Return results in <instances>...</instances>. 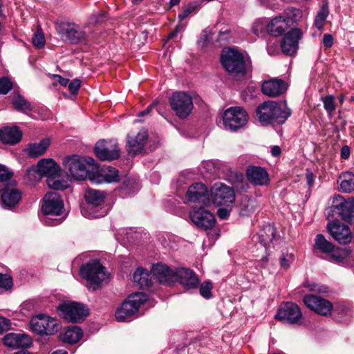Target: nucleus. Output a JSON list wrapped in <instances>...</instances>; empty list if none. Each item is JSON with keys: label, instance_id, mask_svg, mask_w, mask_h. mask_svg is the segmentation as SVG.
<instances>
[{"label": "nucleus", "instance_id": "1", "mask_svg": "<svg viewBox=\"0 0 354 354\" xmlns=\"http://www.w3.org/2000/svg\"><path fill=\"white\" fill-rule=\"evenodd\" d=\"M220 61L223 68L228 73L239 77L245 76L244 57L236 48H224L221 53Z\"/></svg>", "mask_w": 354, "mask_h": 354}, {"label": "nucleus", "instance_id": "2", "mask_svg": "<svg viewBox=\"0 0 354 354\" xmlns=\"http://www.w3.org/2000/svg\"><path fill=\"white\" fill-rule=\"evenodd\" d=\"M106 194L104 192L88 188L84 194V198L87 204L86 209L82 212L89 218H97L106 216L108 209L104 207Z\"/></svg>", "mask_w": 354, "mask_h": 354}, {"label": "nucleus", "instance_id": "3", "mask_svg": "<svg viewBox=\"0 0 354 354\" xmlns=\"http://www.w3.org/2000/svg\"><path fill=\"white\" fill-rule=\"evenodd\" d=\"M29 324L30 330L41 336L53 335L60 329V325L57 319L42 313L32 316Z\"/></svg>", "mask_w": 354, "mask_h": 354}, {"label": "nucleus", "instance_id": "4", "mask_svg": "<svg viewBox=\"0 0 354 354\" xmlns=\"http://www.w3.org/2000/svg\"><path fill=\"white\" fill-rule=\"evenodd\" d=\"M148 299L147 294L142 292H135L124 301L115 312V318L118 322H124L136 313L140 306Z\"/></svg>", "mask_w": 354, "mask_h": 354}, {"label": "nucleus", "instance_id": "5", "mask_svg": "<svg viewBox=\"0 0 354 354\" xmlns=\"http://www.w3.org/2000/svg\"><path fill=\"white\" fill-rule=\"evenodd\" d=\"M57 310L62 313L64 319L72 323L82 322L89 315L86 306L77 301H64Z\"/></svg>", "mask_w": 354, "mask_h": 354}, {"label": "nucleus", "instance_id": "6", "mask_svg": "<svg viewBox=\"0 0 354 354\" xmlns=\"http://www.w3.org/2000/svg\"><path fill=\"white\" fill-rule=\"evenodd\" d=\"M62 164L73 179L80 181L88 179L91 181V174L93 172V170H90L86 166V159L83 157L74 154L66 157L63 160Z\"/></svg>", "mask_w": 354, "mask_h": 354}, {"label": "nucleus", "instance_id": "7", "mask_svg": "<svg viewBox=\"0 0 354 354\" xmlns=\"http://www.w3.org/2000/svg\"><path fill=\"white\" fill-rule=\"evenodd\" d=\"M105 269L98 259H93L83 264L80 268V273L81 277L88 281L95 290L106 278Z\"/></svg>", "mask_w": 354, "mask_h": 354}, {"label": "nucleus", "instance_id": "8", "mask_svg": "<svg viewBox=\"0 0 354 354\" xmlns=\"http://www.w3.org/2000/svg\"><path fill=\"white\" fill-rule=\"evenodd\" d=\"M274 318L282 324L300 326L304 319L300 307L295 303H282L278 308Z\"/></svg>", "mask_w": 354, "mask_h": 354}, {"label": "nucleus", "instance_id": "9", "mask_svg": "<svg viewBox=\"0 0 354 354\" xmlns=\"http://www.w3.org/2000/svg\"><path fill=\"white\" fill-rule=\"evenodd\" d=\"M56 30L62 39L70 44H84L88 35L74 23L60 22L56 24Z\"/></svg>", "mask_w": 354, "mask_h": 354}, {"label": "nucleus", "instance_id": "10", "mask_svg": "<svg viewBox=\"0 0 354 354\" xmlns=\"http://www.w3.org/2000/svg\"><path fill=\"white\" fill-rule=\"evenodd\" d=\"M205 206L194 205L189 213V217L197 228L207 231L215 226L216 220L214 214L207 209Z\"/></svg>", "mask_w": 354, "mask_h": 354}, {"label": "nucleus", "instance_id": "11", "mask_svg": "<svg viewBox=\"0 0 354 354\" xmlns=\"http://www.w3.org/2000/svg\"><path fill=\"white\" fill-rule=\"evenodd\" d=\"M209 201L215 206L228 207L235 201L234 191L223 183H216L209 190Z\"/></svg>", "mask_w": 354, "mask_h": 354}, {"label": "nucleus", "instance_id": "12", "mask_svg": "<svg viewBox=\"0 0 354 354\" xmlns=\"http://www.w3.org/2000/svg\"><path fill=\"white\" fill-rule=\"evenodd\" d=\"M169 102L171 109L180 119L187 118L194 108L192 97L185 92H174Z\"/></svg>", "mask_w": 354, "mask_h": 354}, {"label": "nucleus", "instance_id": "13", "mask_svg": "<svg viewBox=\"0 0 354 354\" xmlns=\"http://www.w3.org/2000/svg\"><path fill=\"white\" fill-rule=\"evenodd\" d=\"M41 203V212L44 215L49 216L47 219L51 220L50 216H59L63 214L64 201L57 192L46 193L43 197Z\"/></svg>", "mask_w": 354, "mask_h": 354}, {"label": "nucleus", "instance_id": "14", "mask_svg": "<svg viewBox=\"0 0 354 354\" xmlns=\"http://www.w3.org/2000/svg\"><path fill=\"white\" fill-rule=\"evenodd\" d=\"M223 120L225 128L236 131L246 124L248 115L241 107H230L223 113Z\"/></svg>", "mask_w": 354, "mask_h": 354}, {"label": "nucleus", "instance_id": "15", "mask_svg": "<svg viewBox=\"0 0 354 354\" xmlns=\"http://www.w3.org/2000/svg\"><path fill=\"white\" fill-rule=\"evenodd\" d=\"M303 302L308 309L321 316L328 317L332 313L333 304L320 296L306 295Z\"/></svg>", "mask_w": 354, "mask_h": 354}, {"label": "nucleus", "instance_id": "16", "mask_svg": "<svg viewBox=\"0 0 354 354\" xmlns=\"http://www.w3.org/2000/svg\"><path fill=\"white\" fill-rule=\"evenodd\" d=\"M95 156L102 161L118 160L120 156V150L116 142L112 140H100L94 147Z\"/></svg>", "mask_w": 354, "mask_h": 354}, {"label": "nucleus", "instance_id": "17", "mask_svg": "<svg viewBox=\"0 0 354 354\" xmlns=\"http://www.w3.org/2000/svg\"><path fill=\"white\" fill-rule=\"evenodd\" d=\"M1 187V203L4 209H12L21 201L22 198V192L17 188V181Z\"/></svg>", "mask_w": 354, "mask_h": 354}, {"label": "nucleus", "instance_id": "18", "mask_svg": "<svg viewBox=\"0 0 354 354\" xmlns=\"http://www.w3.org/2000/svg\"><path fill=\"white\" fill-rule=\"evenodd\" d=\"M303 37V32L299 28H290L281 41V49L283 54L295 56L299 49V41Z\"/></svg>", "mask_w": 354, "mask_h": 354}, {"label": "nucleus", "instance_id": "19", "mask_svg": "<svg viewBox=\"0 0 354 354\" xmlns=\"http://www.w3.org/2000/svg\"><path fill=\"white\" fill-rule=\"evenodd\" d=\"M178 282L186 291L198 288L200 279L195 272L190 268L180 267L176 268L174 283Z\"/></svg>", "mask_w": 354, "mask_h": 354}, {"label": "nucleus", "instance_id": "20", "mask_svg": "<svg viewBox=\"0 0 354 354\" xmlns=\"http://www.w3.org/2000/svg\"><path fill=\"white\" fill-rule=\"evenodd\" d=\"M185 198L191 203H198V205H210L209 191L203 183L192 184L186 192Z\"/></svg>", "mask_w": 354, "mask_h": 354}, {"label": "nucleus", "instance_id": "21", "mask_svg": "<svg viewBox=\"0 0 354 354\" xmlns=\"http://www.w3.org/2000/svg\"><path fill=\"white\" fill-rule=\"evenodd\" d=\"M2 342L6 347L14 350L27 349L32 346V337L24 333H8L2 338Z\"/></svg>", "mask_w": 354, "mask_h": 354}, {"label": "nucleus", "instance_id": "22", "mask_svg": "<svg viewBox=\"0 0 354 354\" xmlns=\"http://www.w3.org/2000/svg\"><path fill=\"white\" fill-rule=\"evenodd\" d=\"M91 176V183L95 185L118 183L120 180L119 171L111 166H104L100 170L96 169Z\"/></svg>", "mask_w": 354, "mask_h": 354}, {"label": "nucleus", "instance_id": "23", "mask_svg": "<svg viewBox=\"0 0 354 354\" xmlns=\"http://www.w3.org/2000/svg\"><path fill=\"white\" fill-rule=\"evenodd\" d=\"M245 176L248 181L254 186L268 185L270 183L268 171L260 166H248L245 171Z\"/></svg>", "mask_w": 354, "mask_h": 354}, {"label": "nucleus", "instance_id": "24", "mask_svg": "<svg viewBox=\"0 0 354 354\" xmlns=\"http://www.w3.org/2000/svg\"><path fill=\"white\" fill-rule=\"evenodd\" d=\"M287 88V84L285 81L277 78L264 81L261 85L263 94L270 97L280 96L286 91Z\"/></svg>", "mask_w": 354, "mask_h": 354}, {"label": "nucleus", "instance_id": "25", "mask_svg": "<svg viewBox=\"0 0 354 354\" xmlns=\"http://www.w3.org/2000/svg\"><path fill=\"white\" fill-rule=\"evenodd\" d=\"M176 269L172 270L169 266L162 263H157L153 266L151 273L153 276L163 285L171 286L174 284Z\"/></svg>", "mask_w": 354, "mask_h": 354}, {"label": "nucleus", "instance_id": "26", "mask_svg": "<svg viewBox=\"0 0 354 354\" xmlns=\"http://www.w3.org/2000/svg\"><path fill=\"white\" fill-rule=\"evenodd\" d=\"M277 239V229L271 224H267L263 226L259 232L253 236L254 242L259 243L263 248L265 252H267L268 248L271 243Z\"/></svg>", "mask_w": 354, "mask_h": 354}, {"label": "nucleus", "instance_id": "27", "mask_svg": "<svg viewBox=\"0 0 354 354\" xmlns=\"http://www.w3.org/2000/svg\"><path fill=\"white\" fill-rule=\"evenodd\" d=\"M37 172L41 176H45L47 179L55 176H61L62 169L59 165L51 158L40 160L37 165Z\"/></svg>", "mask_w": 354, "mask_h": 354}, {"label": "nucleus", "instance_id": "28", "mask_svg": "<svg viewBox=\"0 0 354 354\" xmlns=\"http://www.w3.org/2000/svg\"><path fill=\"white\" fill-rule=\"evenodd\" d=\"M147 139L148 134L147 131L139 132L135 137L128 136L127 145L128 153L132 156L142 153Z\"/></svg>", "mask_w": 354, "mask_h": 354}, {"label": "nucleus", "instance_id": "29", "mask_svg": "<svg viewBox=\"0 0 354 354\" xmlns=\"http://www.w3.org/2000/svg\"><path fill=\"white\" fill-rule=\"evenodd\" d=\"M272 124H282L291 115L292 111L287 106L286 102H274L272 106Z\"/></svg>", "mask_w": 354, "mask_h": 354}, {"label": "nucleus", "instance_id": "30", "mask_svg": "<svg viewBox=\"0 0 354 354\" xmlns=\"http://www.w3.org/2000/svg\"><path fill=\"white\" fill-rule=\"evenodd\" d=\"M292 21L290 18H283L281 16L273 18L267 25L268 32L274 37H278L285 35L288 28V22Z\"/></svg>", "mask_w": 354, "mask_h": 354}, {"label": "nucleus", "instance_id": "31", "mask_svg": "<svg viewBox=\"0 0 354 354\" xmlns=\"http://www.w3.org/2000/svg\"><path fill=\"white\" fill-rule=\"evenodd\" d=\"M22 131L18 127H4L0 130V140L7 145H14L22 138Z\"/></svg>", "mask_w": 354, "mask_h": 354}, {"label": "nucleus", "instance_id": "32", "mask_svg": "<svg viewBox=\"0 0 354 354\" xmlns=\"http://www.w3.org/2000/svg\"><path fill=\"white\" fill-rule=\"evenodd\" d=\"M235 209L240 216H250L256 210V201L248 195H243Z\"/></svg>", "mask_w": 354, "mask_h": 354}, {"label": "nucleus", "instance_id": "33", "mask_svg": "<svg viewBox=\"0 0 354 354\" xmlns=\"http://www.w3.org/2000/svg\"><path fill=\"white\" fill-rule=\"evenodd\" d=\"M274 101H266L256 109V115L262 125L272 124V106Z\"/></svg>", "mask_w": 354, "mask_h": 354}, {"label": "nucleus", "instance_id": "34", "mask_svg": "<svg viewBox=\"0 0 354 354\" xmlns=\"http://www.w3.org/2000/svg\"><path fill=\"white\" fill-rule=\"evenodd\" d=\"M337 322H346L352 317V310L344 304L333 305L332 313L329 315Z\"/></svg>", "mask_w": 354, "mask_h": 354}, {"label": "nucleus", "instance_id": "35", "mask_svg": "<svg viewBox=\"0 0 354 354\" xmlns=\"http://www.w3.org/2000/svg\"><path fill=\"white\" fill-rule=\"evenodd\" d=\"M50 145V140L45 138L39 142L30 143L26 149V153L28 157L35 158L42 156Z\"/></svg>", "mask_w": 354, "mask_h": 354}, {"label": "nucleus", "instance_id": "36", "mask_svg": "<svg viewBox=\"0 0 354 354\" xmlns=\"http://www.w3.org/2000/svg\"><path fill=\"white\" fill-rule=\"evenodd\" d=\"M83 331L82 328L77 326H69L66 328L63 334L62 339L64 342L69 344H75L82 337Z\"/></svg>", "mask_w": 354, "mask_h": 354}, {"label": "nucleus", "instance_id": "37", "mask_svg": "<svg viewBox=\"0 0 354 354\" xmlns=\"http://www.w3.org/2000/svg\"><path fill=\"white\" fill-rule=\"evenodd\" d=\"M339 190L344 193H350L354 190V174L347 171L342 173L338 178Z\"/></svg>", "mask_w": 354, "mask_h": 354}, {"label": "nucleus", "instance_id": "38", "mask_svg": "<svg viewBox=\"0 0 354 354\" xmlns=\"http://www.w3.org/2000/svg\"><path fill=\"white\" fill-rule=\"evenodd\" d=\"M329 15L328 3L325 1L323 2L322 6L319 10L317 12L314 25L318 29H322L324 27V22Z\"/></svg>", "mask_w": 354, "mask_h": 354}, {"label": "nucleus", "instance_id": "39", "mask_svg": "<svg viewBox=\"0 0 354 354\" xmlns=\"http://www.w3.org/2000/svg\"><path fill=\"white\" fill-rule=\"evenodd\" d=\"M12 104L16 111L24 113H26L27 111L32 110L30 102L19 94L12 100Z\"/></svg>", "mask_w": 354, "mask_h": 354}, {"label": "nucleus", "instance_id": "40", "mask_svg": "<svg viewBox=\"0 0 354 354\" xmlns=\"http://www.w3.org/2000/svg\"><path fill=\"white\" fill-rule=\"evenodd\" d=\"M330 257L334 261L340 263L346 259L351 254V250L349 247L344 248H335L334 246L333 250H331Z\"/></svg>", "mask_w": 354, "mask_h": 354}, {"label": "nucleus", "instance_id": "41", "mask_svg": "<svg viewBox=\"0 0 354 354\" xmlns=\"http://www.w3.org/2000/svg\"><path fill=\"white\" fill-rule=\"evenodd\" d=\"M315 245L318 250L324 253H330L334 249L333 243L326 240L322 234H318L316 236Z\"/></svg>", "mask_w": 354, "mask_h": 354}, {"label": "nucleus", "instance_id": "42", "mask_svg": "<svg viewBox=\"0 0 354 354\" xmlns=\"http://www.w3.org/2000/svg\"><path fill=\"white\" fill-rule=\"evenodd\" d=\"M61 176H55L46 179V183L49 188L55 190H64L68 187L67 180H60Z\"/></svg>", "mask_w": 354, "mask_h": 354}, {"label": "nucleus", "instance_id": "43", "mask_svg": "<svg viewBox=\"0 0 354 354\" xmlns=\"http://www.w3.org/2000/svg\"><path fill=\"white\" fill-rule=\"evenodd\" d=\"M137 185L138 183L135 179L130 177H125L119 185L118 189L125 194H129L136 191Z\"/></svg>", "mask_w": 354, "mask_h": 354}, {"label": "nucleus", "instance_id": "44", "mask_svg": "<svg viewBox=\"0 0 354 354\" xmlns=\"http://www.w3.org/2000/svg\"><path fill=\"white\" fill-rule=\"evenodd\" d=\"M331 236L337 241L338 243L341 244H347L351 241L352 236L351 232L348 227H346L344 230H342L339 234L337 236L335 234L331 235Z\"/></svg>", "mask_w": 354, "mask_h": 354}, {"label": "nucleus", "instance_id": "45", "mask_svg": "<svg viewBox=\"0 0 354 354\" xmlns=\"http://www.w3.org/2000/svg\"><path fill=\"white\" fill-rule=\"evenodd\" d=\"M197 347H201V342L199 341H194L189 344H184L183 346L178 345L176 349L178 354L183 353L193 354Z\"/></svg>", "mask_w": 354, "mask_h": 354}, {"label": "nucleus", "instance_id": "46", "mask_svg": "<svg viewBox=\"0 0 354 354\" xmlns=\"http://www.w3.org/2000/svg\"><path fill=\"white\" fill-rule=\"evenodd\" d=\"M45 37L41 28H39L32 37V43L38 49L42 48L45 45Z\"/></svg>", "mask_w": 354, "mask_h": 354}, {"label": "nucleus", "instance_id": "47", "mask_svg": "<svg viewBox=\"0 0 354 354\" xmlns=\"http://www.w3.org/2000/svg\"><path fill=\"white\" fill-rule=\"evenodd\" d=\"M212 283L210 281H205L200 285L199 293L203 298L209 299L212 297Z\"/></svg>", "mask_w": 354, "mask_h": 354}, {"label": "nucleus", "instance_id": "48", "mask_svg": "<svg viewBox=\"0 0 354 354\" xmlns=\"http://www.w3.org/2000/svg\"><path fill=\"white\" fill-rule=\"evenodd\" d=\"M347 227L348 226L346 225L342 224L338 221H333L328 223L327 230L330 236L333 234L337 236L338 234H339V232H341Z\"/></svg>", "mask_w": 354, "mask_h": 354}, {"label": "nucleus", "instance_id": "49", "mask_svg": "<svg viewBox=\"0 0 354 354\" xmlns=\"http://www.w3.org/2000/svg\"><path fill=\"white\" fill-rule=\"evenodd\" d=\"M13 280L11 276L0 272V290L8 291L12 289Z\"/></svg>", "mask_w": 354, "mask_h": 354}, {"label": "nucleus", "instance_id": "50", "mask_svg": "<svg viewBox=\"0 0 354 354\" xmlns=\"http://www.w3.org/2000/svg\"><path fill=\"white\" fill-rule=\"evenodd\" d=\"M106 19L107 12L105 11H100L97 13L91 15L88 18V23L91 25L95 26L105 22Z\"/></svg>", "mask_w": 354, "mask_h": 354}, {"label": "nucleus", "instance_id": "51", "mask_svg": "<svg viewBox=\"0 0 354 354\" xmlns=\"http://www.w3.org/2000/svg\"><path fill=\"white\" fill-rule=\"evenodd\" d=\"M12 88V83L8 77L0 78V95L7 94Z\"/></svg>", "mask_w": 354, "mask_h": 354}, {"label": "nucleus", "instance_id": "52", "mask_svg": "<svg viewBox=\"0 0 354 354\" xmlns=\"http://www.w3.org/2000/svg\"><path fill=\"white\" fill-rule=\"evenodd\" d=\"M324 107L328 113H331L335 110L336 106L334 102V97L332 95H326L323 98Z\"/></svg>", "mask_w": 354, "mask_h": 354}, {"label": "nucleus", "instance_id": "53", "mask_svg": "<svg viewBox=\"0 0 354 354\" xmlns=\"http://www.w3.org/2000/svg\"><path fill=\"white\" fill-rule=\"evenodd\" d=\"M140 288H148L153 286V281L150 278V273H149L146 270L144 272L143 276L142 277V279L139 283Z\"/></svg>", "mask_w": 354, "mask_h": 354}, {"label": "nucleus", "instance_id": "54", "mask_svg": "<svg viewBox=\"0 0 354 354\" xmlns=\"http://www.w3.org/2000/svg\"><path fill=\"white\" fill-rule=\"evenodd\" d=\"M68 90L73 95H77L81 87V81L79 79H74L68 82Z\"/></svg>", "mask_w": 354, "mask_h": 354}, {"label": "nucleus", "instance_id": "55", "mask_svg": "<svg viewBox=\"0 0 354 354\" xmlns=\"http://www.w3.org/2000/svg\"><path fill=\"white\" fill-rule=\"evenodd\" d=\"M11 326L10 319L0 316V335L8 331Z\"/></svg>", "mask_w": 354, "mask_h": 354}, {"label": "nucleus", "instance_id": "56", "mask_svg": "<svg viewBox=\"0 0 354 354\" xmlns=\"http://www.w3.org/2000/svg\"><path fill=\"white\" fill-rule=\"evenodd\" d=\"M201 3L202 1H194L185 6V9L189 11V13L192 14V12L197 11L201 8Z\"/></svg>", "mask_w": 354, "mask_h": 354}, {"label": "nucleus", "instance_id": "57", "mask_svg": "<svg viewBox=\"0 0 354 354\" xmlns=\"http://www.w3.org/2000/svg\"><path fill=\"white\" fill-rule=\"evenodd\" d=\"M157 105V102H153L150 105H149L145 110L140 111L138 113V117H145L151 114V111L153 109L156 108Z\"/></svg>", "mask_w": 354, "mask_h": 354}, {"label": "nucleus", "instance_id": "58", "mask_svg": "<svg viewBox=\"0 0 354 354\" xmlns=\"http://www.w3.org/2000/svg\"><path fill=\"white\" fill-rule=\"evenodd\" d=\"M145 271V269L142 268H138L133 274V282L137 283L139 285Z\"/></svg>", "mask_w": 354, "mask_h": 354}, {"label": "nucleus", "instance_id": "59", "mask_svg": "<svg viewBox=\"0 0 354 354\" xmlns=\"http://www.w3.org/2000/svg\"><path fill=\"white\" fill-rule=\"evenodd\" d=\"M230 210L227 207H220L217 210V216L219 218L225 220L230 216Z\"/></svg>", "mask_w": 354, "mask_h": 354}, {"label": "nucleus", "instance_id": "60", "mask_svg": "<svg viewBox=\"0 0 354 354\" xmlns=\"http://www.w3.org/2000/svg\"><path fill=\"white\" fill-rule=\"evenodd\" d=\"M323 44L324 47L328 48L333 44V37L330 34H324L323 37Z\"/></svg>", "mask_w": 354, "mask_h": 354}, {"label": "nucleus", "instance_id": "61", "mask_svg": "<svg viewBox=\"0 0 354 354\" xmlns=\"http://www.w3.org/2000/svg\"><path fill=\"white\" fill-rule=\"evenodd\" d=\"M306 179L307 185H308V187H311L314 184L315 175L309 169H306Z\"/></svg>", "mask_w": 354, "mask_h": 354}, {"label": "nucleus", "instance_id": "62", "mask_svg": "<svg viewBox=\"0 0 354 354\" xmlns=\"http://www.w3.org/2000/svg\"><path fill=\"white\" fill-rule=\"evenodd\" d=\"M209 39L207 35V32L205 30L203 31V33L201 35L199 39L198 40V44H202L201 46L204 47L208 43Z\"/></svg>", "mask_w": 354, "mask_h": 354}, {"label": "nucleus", "instance_id": "63", "mask_svg": "<svg viewBox=\"0 0 354 354\" xmlns=\"http://www.w3.org/2000/svg\"><path fill=\"white\" fill-rule=\"evenodd\" d=\"M340 156L342 159L347 160L350 157V148L348 145H344L340 151Z\"/></svg>", "mask_w": 354, "mask_h": 354}, {"label": "nucleus", "instance_id": "64", "mask_svg": "<svg viewBox=\"0 0 354 354\" xmlns=\"http://www.w3.org/2000/svg\"><path fill=\"white\" fill-rule=\"evenodd\" d=\"M86 159V166L90 169V170L95 171L96 169H98V167L96 165H94V159L91 157L84 158Z\"/></svg>", "mask_w": 354, "mask_h": 354}]
</instances>
